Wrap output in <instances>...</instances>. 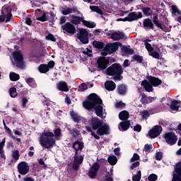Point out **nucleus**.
Returning <instances> with one entry per match:
<instances>
[{
	"instance_id": "42",
	"label": "nucleus",
	"mask_w": 181,
	"mask_h": 181,
	"mask_svg": "<svg viewBox=\"0 0 181 181\" xmlns=\"http://www.w3.org/2000/svg\"><path fill=\"white\" fill-rule=\"evenodd\" d=\"M19 156H21V155L19 154V151L16 150L12 151V158L13 159H14V160H18Z\"/></svg>"
},
{
	"instance_id": "32",
	"label": "nucleus",
	"mask_w": 181,
	"mask_h": 181,
	"mask_svg": "<svg viewBox=\"0 0 181 181\" xmlns=\"http://www.w3.org/2000/svg\"><path fill=\"white\" fill-rule=\"evenodd\" d=\"M83 25H84V26H86V28H89L90 29H93V28H95V26H97V24H95V23L87 21L86 20H83Z\"/></svg>"
},
{
	"instance_id": "19",
	"label": "nucleus",
	"mask_w": 181,
	"mask_h": 181,
	"mask_svg": "<svg viewBox=\"0 0 181 181\" xmlns=\"http://www.w3.org/2000/svg\"><path fill=\"white\" fill-rule=\"evenodd\" d=\"M141 86H143L147 93H152V91H153V86L146 79L142 81Z\"/></svg>"
},
{
	"instance_id": "30",
	"label": "nucleus",
	"mask_w": 181,
	"mask_h": 181,
	"mask_svg": "<svg viewBox=\"0 0 181 181\" xmlns=\"http://www.w3.org/2000/svg\"><path fill=\"white\" fill-rule=\"evenodd\" d=\"M92 45L95 49H104V42L94 40Z\"/></svg>"
},
{
	"instance_id": "35",
	"label": "nucleus",
	"mask_w": 181,
	"mask_h": 181,
	"mask_svg": "<svg viewBox=\"0 0 181 181\" xmlns=\"http://www.w3.org/2000/svg\"><path fill=\"white\" fill-rule=\"evenodd\" d=\"M9 77H10L11 81H18V80L21 78V76H19V74L14 72L10 73Z\"/></svg>"
},
{
	"instance_id": "41",
	"label": "nucleus",
	"mask_w": 181,
	"mask_h": 181,
	"mask_svg": "<svg viewBox=\"0 0 181 181\" xmlns=\"http://www.w3.org/2000/svg\"><path fill=\"white\" fill-rule=\"evenodd\" d=\"M141 177H142V173L141 172V170H138L137 174L133 175L132 180L133 181H140Z\"/></svg>"
},
{
	"instance_id": "51",
	"label": "nucleus",
	"mask_w": 181,
	"mask_h": 181,
	"mask_svg": "<svg viewBox=\"0 0 181 181\" xmlns=\"http://www.w3.org/2000/svg\"><path fill=\"white\" fill-rule=\"evenodd\" d=\"M87 51H83L82 53L83 54H86V56H88V57H93V51L88 48H86Z\"/></svg>"
},
{
	"instance_id": "22",
	"label": "nucleus",
	"mask_w": 181,
	"mask_h": 181,
	"mask_svg": "<svg viewBox=\"0 0 181 181\" xmlns=\"http://www.w3.org/2000/svg\"><path fill=\"white\" fill-rule=\"evenodd\" d=\"M117 91L119 95H125L128 91V88L125 84H119L117 86Z\"/></svg>"
},
{
	"instance_id": "28",
	"label": "nucleus",
	"mask_w": 181,
	"mask_h": 181,
	"mask_svg": "<svg viewBox=\"0 0 181 181\" xmlns=\"http://www.w3.org/2000/svg\"><path fill=\"white\" fill-rule=\"evenodd\" d=\"M107 162L111 165L112 166H114V165H117V162H118V159L117 158V156L112 155L110 156L107 158Z\"/></svg>"
},
{
	"instance_id": "21",
	"label": "nucleus",
	"mask_w": 181,
	"mask_h": 181,
	"mask_svg": "<svg viewBox=\"0 0 181 181\" xmlns=\"http://www.w3.org/2000/svg\"><path fill=\"white\" fill-rule=\"evenodd\" d=\"M76 144H77V142H74L72 145V148L75 150V154H74V159H75V160H77V158H78V151H80V152H81V151H83V148H84V146H83V144L81 143H79V146L78 147H76Z\"/></svg>"
},
{
	"instance_id": "55",
	"label": "nucleus",
	"mask_w": 181,
	"mask_h": 181,
	"mask_svg": "<svg viewBox=\"0 0 181 181\" xmlns=\"http://www.w3.org/2000/svg\"><path fill=\"white\" fill-rule=\"evenodd\" d=\"M142 104H148V96L145 95V93H143L141 95V100Z\"/></svg>"
},
{
	"instance_id": "2",
	"label": "nucleus",
	"mask_w": 181,
	"mask_h": 181,
	"mask_svg": "<svg viewBox=\"0 0 181 181\" xmlns=\"http://www.w3.org/2000/svg\"><path fill=\"white\" fill-rule=\"evenodd\" d=\"M61 135L62 129L60 128L55 129L54 133L44 131L39 138L40 145L43 149H52L56 145V139L53 136L59 137Z\"/></svg>"
},
{
	"instance_id": "7",
	"label": "nucleus",
	"mask_w": 181,
	"mask_h": 181,
	"mask_svg": "<svg viewBox=\"0 0 181 181\" xmlns=\"http://www.w3.org/2000/svg\"><path fill=\"white\" fill-rule=\"evenodd\" d=\"M162 126L156 125L148 132V136L151 138V139H155V138H158L160 134H162Z\"/></svg>"
},
{
	"instance_id": "34",
	"label": "nucleus",
	"mask_w": 181,
	"mask_h": 181,
	"mask_svg": "<svg viewBox=\"0 0 181 181\" xmlns=\"http://www.w3.org/2000/svg\"><path fill=\"white\" fill-rule=\"evenodd\" d=\"M170 109L173 111H179V101L173 100L170 105Z\"/></svg>"
},
{
	"instance_id": "37",
	"label": "nucleus",
	"mask_w": 181,
	"mask_h": 181,
	"mask_svg": "<svg viewBox=\"0 0 181 181\" xmlns=\"http://www.w3.org/2000/svg\"><path fill=\"white\" fill-rule=\"evenodd\" d=\"M71 117L74 122H76V124H80V116H78L77 114L72 111L71 112Z\"/></svg>"
},
{
	"instance_id": "9",
	"label": "nucleus",
	"mask_w": 181,
	"mask_h": 181,
	"mask_svg": "<svg viewBox=\"0 0 181 181\" xmlns=\"http://www.w3.org/2000/svg\"><path fill=\"white\" fill-rule=\"evenodd\" d=\"M119 42H113L107 44L104 48L105 52H107L109 54H112V53H115V52H118V49H119Z\"/></svg>"
},
{
	"instance_id": "14",
	"label": "nucleus",
	"mask_w": 181,
	"mask_h": 181,
	"mask_svg": "<svg viewBox=\"0 0 181 181\" xmlns=\"http://www.w3.org/2000/svg\"><path fill=\"white\" fill-rule=\"evenodd\" d=\"M29 169V165L25 161L21 162L18 165V170L20 175H28Z\"/></svg>"
},
{
	"instance_id": "24",
	"label": "nucleus",
	"mask_w": 181,
	"mask_h": 181,
	"mask_svg": "<svg viewBox=\"0 0 181 181\" xmlns=\"http://www.w3.org/2000/svg\"><path fill=\"white\" fill-rule=\"evenodd\" d=\"M57 88L59 91H64L67 93L69 91V86H67V83L64 81H59L57 84Z\"/></svg>"
},
{
	"instance_id": "60",
	"label": "nucleus",
	"mask_w": 181,
	"mask_h": 181,
	"mask_svg": "<svg viewBox=\"0 0 181 181\" xmlns=\"http://www.w3.org/2000/svg\"><path fill=\"white\" fill-rule=\"evenodd\" d=\"M153 23L157 27L161 29V30H163V26H162V23H160V21H154Z\"/></svg>"
},
{
	"instance_id": "29",
	"label": "nucleus",
	"mask_w": 181,
	"mask_h": 181,
	"mask_svg": "<svg viewBox=\"0 0 181 181\" xmlns=\"http://www.w3.org/2000/svg\"><path fill=\"white\" fill-rule=\"evenodd\" d=\"M132 59L134 60V62H136V63L144 64V57L139 54H134L133 55Z\"/></svg>"
},
{
	"instance_id": "15",
	"label": "nucleus",
	"mask_w": 181,
	"mask_h": 181,
	"mask_svg": "<svg viewBox=\"0 0 181 181\" xmlns=\"http://www.w3.org/2000/svg\"><path fill=\"white\" fill-rule=\"evenodd\" d=\"M1 15H6V22H10L12 18V8L8 6H4L1 11Z\"/></svg>"
},
{
	"instance_id": "12",
	"label": "nucleus",
	"mask_w": 181,
	"mask_h": 181,
	"mask_svg": "<svg viewBox=\"0 0 181 181\" xmlns=\"http://www.w3.org/2000/svg\"><path fill=\"white\" fill-rule=\"evenodd\" d=\"M90 122L93 131H97L104 123V122L98 117H92Z\"/></svg>"
},
{
	"instance_id": "38",
	"label": "nucleus",
	"mask_w": 181,
	"mask_h": 181,
	"mask_svg": "<svg viewBox=\"0 0 181 181\" xmlns=\"http://www.w3.org/2000/svg\"><path fill=\"white\" fill-rule=\"evenodd\" d=\"M86 129L88 131V132H91V136H93L95 139H100V136L97 135L95 132H93V129H91L90 126H86Z\"/></svg>"
},
{
	"instance_id": "27",
	"label": "nucleus",
	"mask_w": 181,
	"mask_h": 181,
	"mask_svg": "<svg viewBox=\"0 0 181 181\" xmlns=\"http://www.w3.org/2000/svg\"><path fill=\"white\" fill-rule=\"evenodd\" d=\"M141 11L145 16H152L153 11L149 7H143Z\"/></svg>"
},
{
	"instance_id": "11",
	"label": "nucleus",
	"mask_w": 181,
	"mask_h": 181,
	"mask_svg": "<svg viewBox=\"0 0 181 181\" xmlns=\"http://www.w3.org/2000/svg\"><path fill=\"white\" fill-rule=\"evenodd\" d=\"M108 62L105 57H100L96 62V67H98V71H103V70H105L107 66H108Z\"/></svg>"
},
{
	"instance_id": "52",
	"label": "nucleus",
	"mask_w": 181,
	"mask_h": 181,
	"mask_svg": "<svg viewBox=\"0 0 181 181\" xmlns=\"http://www.w3.org/2000/svg\"><path fill=\"white\" fill-rule=\"evenodd\" d=\"M148 180H149V181H156V180H158V175L156 174H151L148 177Z\"/></svg>"
},
{
	"instance_id": "62",
	"label": "nucleus",
	"mask_w": 181,
	"mask_h": 181,
	"mask_svg": "<svg viewBox=\"0 0 181 181\" xmlns=\"http://www.w3.org/2000/svg\"><path fill=\"white\" fill-rule=\"evenodd\" d=\"M173 181H181V175L178 173L174 174Z\"/></svg>"
},
{
	"instance_id": "63",
	"label": "nucleus",
	"mask_w": 181,
	"mask_h": 181,
	"mask_svg": "<svg viewBox=\"0 0 181 181\" xmlns=\"http://www.w3.org/2000/svg\"><path fill=\"white\" fill-rule=\"evenodd\" d=\"M151 149H152V144H146L144 146L145 152H151Z\"/></svg>"
},
{
	"instance_id": "64",
	"label": "nucleus",
	"mask_w": 181,
	"mask_h": 181,
	"mask_svg": "<svg viewBox=\"0 0 181 181\" xmlns=\"http://www.w3.org/2000/svg\"><path fill=\"white\" fill-rule=\"evenodd\" d=\"M125 107V103L122 102L116 103V108H124Z\"/></svg>"
},
{
	"instance_id": "17",
	"label": "nucleus",
	"mask_w": 181,
	"mask_h": 181,
	"mask_svg": "<svg viewBox=\"0 0 181 181\" xmlns=\"http://www.w3.org/2000/svg\"><path fill=\"white\" fill-rule=\"evenodd\" d=\"M107 36L110 37V39H112V40L117 41V40H121V39H124V37H125V35H124V33L119 32V33H106Z\"/></svg>"
},
{
	"instance_id": "54",
	"label": "nucleus",
	"mask_w": 181,
	"mask_h": 181,
	"mask_svg": "<svg viewBox=\"0 0 181 181\" xmlns=\"http://www.w3.org/2000/svg\"><path fill=\"white\" fill-rule=\"evenodd\" d=\"M171 9L172 13H174L175 15H176V13H177V15H180V11H179V9H177V7H176V6L173 5L171 6Z\"/></svg>"
},
{
	"instance_id": "16",
	"label": "nucleus",
	"mask_w": 181,
	"mask_h": 181,
	"mask_svg": "<svg viewBox=\"0 0 181 181\" xmlns=\"http://www.w3.org/2000/svg\"><path fill=\"white\" fill-rule=\"evenodd\" d=\"M145 30H155V25L151 18H145L143 21Z\"/></svg>"
},
{
	"instance_id": "36",
	"label": "nucleus",
	"mask_w": 181,
	"mask_h": 181,
	"mask_svg": "<svg viewBox=\"0 0 181 181\" xmlns=\"http://www.w3.org/2000/svg\"><path fill=\"white\" fill-rule=\"evenodd\" d=\"M25 82L30 87H32L33 88H35L36 87V82L35 81V79L33 78H28L26 79Z\"/></svg>"
},
{
	"instance_id": "49",
	"label": "nucleus",
	"mask_w": 181,
	"mask_h": 181,
	"mask_svg": "<svg viewBox=\"0 0 181 181\" xmlns=\"http://www.w3.org/2000/svg\"><path fill=\"white\" fill-rule=\"evenodd\" d=\"M37 21H40V22H46V21H47V16H46V13H43L42 16L37 17Z\"/></svg>"
},
{
	"instance_id": "58",
	"label": "nucleus",
	"mask_w": 181,
	"mask_h": 181,
	"mask_svg": "<svg viewBox=\"0 0 181 181\" xmlns=\"http://www.w3.org/2000/svg\"><path fill=\"white\" fill-rule=\"evenodd\" d=\"M49 15L51 18L49 22L52 23V25H54V18H56V15H54V13L53 11H50Z\"/></svg>"
},
{
	"instance_id": "43",
	"label": "nucleus",
	"mask_w": 181,
	"mask_h": 181,
	"mask_svg": "<svg viewBox=\"0 0 181 181\" xmlns=\"http://www.w3.org/2000/svg\"><path fill=\"white\" fill-rule=\"evenodd\" d=\"M129 19L130 22H134V21L136 20V13L135 12H131L128 14Z\"/></svg>"
},
{
	"instance_id": "59",
	"label": "nucleus",
	"mask_w": 181,
	"mask_h": 181,
	"mask_svg": "<svg viewBox=\"0 0 181 181\" xmlns=\"http://www.w3.org/2000/svg\"><path fill=\"white\" fill-rule=\"evenodd\" d=\"M139 165H141V163H139V161H136L135 163H133L130 166L131 170H134L135 168H139Z\"/></svg>"
},
{
	"instance_id": "1",
	"label": "nucleus",
	"mask_w": 181,
	"mask_h": 181,
	"mask_svg": "<svg viewBox=\"0 0 181 181\" xmlns=\"http://www.w3.org/2000/svg\"><path fill=\"white\" fill-rule=\"evenodd\" d=\"M83 106L88 111L95 110L97 117L103 118V112L104 107H103V99L97 95V93H90L88 100L83 102Z\"/></svg>"
},
{
	"instance_id": "3",
	"label": "nucleus",
	"mask_w": 181,
	"mask_h": 181,
	"mask_svg": "<svg viewBox=\"0 0 181 181\" xmlns=\"http://www.w3.org/2000/svg\"><path fill=\"white\" fill-rule=\"evenodd\" d=\"M122 73H124L122 66L118 63L112 64L106 69V74L113 76V80H121Z\"/></svg>"
},
{
	"instance_id": "18",
	"label": "nucleus",
	"mask_w": 181,
	"mask_h": 181,
	"mask_svg": "<svg viewBox=\"0 0 181 181\" xmlns=\"http://www.w3.org/2000/svg\"><path fill=\"white\" fill-rule=\"evenodd\" d=\"M148 80L153 87H158L162 84V80L158 77L150 76L148 77Z\"/></svg>"
},
{
	"instance_id": "46",
	"label": "nucleus",
	"mask_w": 181,
	"mask_h": 181,
	"mask_svg": "<svg viewBox=\"0 0 181 181\" xmlns=\"http://www.w3.org/2000/svg\"><path fill=\"white\" fill-rule=\"evenodd\" d=\"M46 40H50L51 42H56L57 39L54 37V35L53 34L49 33L45 37Z\"/></svg>"
},
{
	"instance_id": "20",
	"label": "nucleus",
	"mask_w": 181,
	"mask_h": 181,
	"mask_svg": "<svg viewBox=\"0 0 181 181\" xmlns=\"http://www.w3.org/2000/svg\"><path fill=\"white\" fill-rule=\"evenodd\" d=\"M105 88L107 91H114L117 88V85L112 81H107L105 83Z\"/></svg>"
},
{
	"instance_id": "56",
	"label": "nucleus",
	"mask_w": 181,
	"mask_h": 181,
	"mask_svg": "<svg viewBox=\"0 0 181 181\" xmlns=\"http://www.w3.org/2000/svg\"><path fill=\"white\" fill-rule=\"evenodd\" d=\"M139 158H140L139 155L136 153H134L133 154V156L132 157L130 161L135 162V160H139Z\"/></svg>"
},
{
	"instance_id": "5",
	"label": "nucleus",
	"mask_w": 181,
	"mask_h": 181,
	"mask_svg": "<svg viewBox=\"0 0 181 181\" xmlns=\"http://www.w3.org/2000/svg\"><path fill=\"white\" fill-rule=\"evenodd\" d=\"M62 29L66 35H69V36H73V35H76V26L73 25V23L70 22H66L64 25L62 26Z\"/></svg>"
},
{
	"instance_id": "57",
	"label": "nucleus",
	"mask_w": 181,
	"mask_h": 181,
	"mask_svg": "<svg viewBox=\"0 0 181 181\" xmlns=\"http://www.w3.org/2000/svg\"><path fill=\"white\" fill-rule=\"evenodd\" d=\"M162 158H163V153L162 152L159 151L156 153V160H162Z\"/></svg>"
},
{
	"instance_id": "40",
	"label": "nucleus",
	"mask_w": 181,
	"mask_h": 181,
	"mask_svg": "<svg viewBox=\"0 0 181 181\" xmlns=\"http://www.w3.org/2000/svg\"><path fill=\"white\" fill-rule=\"evenodd\" d=\"M90 9L91 11H93V12H96L97 13H99V15H103V10L100 8V7L97 6H90Z\"/></svg>"
},
{
	"instance_id": "26",
	"label": "nucleus",
	"mask_w": 181,
	"mask_h": 181,
	"mask_svg": "<svg viewBox=\"0 0 181 181\" xmlns=\"http://www.w3.org/2000/svg\"><path fill=\"white\" fill-rule=\"evenodd\" d=\"M119 125L122 131H128V129H129V127H131V121L126 120V121L121 122L119 123Z\"/></svg>"
},
{
	"instance_id": "10",
	"label": "nucleus",
	"mask_w": 181,
	"mask_h": 181,
	"mask_svg": "<svg viewBox=\"0 0 181 181\" xmlns=\"http://www.w3.org/2000/svg\"><path fill=\"white\" fill-rule=\"evenodd\" d=\"M164 138L165 139V142H167L168 145H175L177 141V136H176L173 132L166 133Z\"/></svg>"
},
{
	"instance_id": "48",
	"label": "nucleus",
	"mask_w": 181,
	"mask_h": 181,
	"mask_svg": "<svg viewBox=\"0 0 181 181\" xmlns=\"http://www.w3.org/2000/svg\"><path fill=\"white\" fill-rule=\"evenodd\" d=\"M62 15H64V16L71 13V8H69V7L66 8H62Z\"/></svg>"
},
{
	"instance_id": "50",
	"label": "nucleus",
	"mask_w": 181,
	"mask_h": 181,
	"mask_svg": "<svg viewBox=\"0 0 181 181\" xmlns=\"http://www.w3.org/2000/svg\"><path fill=\"white\" fill-rule=\"evenodd\" d=\"M150 114L149 112H148V110H144L141 112V117L142 118H144V119H148V117H150Z\"/></svg>"
},
{
	"instance_id": "25",
	"label": "nucleus",
	"mask_w": 181,
	"mask_h": 181,
	"mask_svg": "<svg viewBox=\"0 0 181 181\" xmlns=\"http://www.w3.org/2000/svg\"><path fill=\"white\" fill-rule=\"evenodd\" d=\"M129 118V112H127L126 110H123L119 112V119H120V121H128Z\"/></svg>"
},
{
	"instance_id": "33",
	"label": "nucleus",
	"mask_w": 181,
	"mask_h": 181,
	"mask_svg": "<svg viewBox=\"0 0 181 181\" xmlns=\"http://www.w3.org/2000/svg\"><path fill=\"white\" fill-rule=\"evenodd\" d=\"M69 134L72 135L73 138H77L78 135H80V132L77 129V128L74 129H68Z\"/></svg>"
},
{
	"instance_id": "23",
	"label": "nucleus",
	"mask_w": 181,
	"mask_h": 181,
	"mask_svg": "<svg viewBox=\"0 0 181 181\" xmlns=\"http://www.w3.org/2000/svg\"><path fill=\"white\" fill-rule=\"evenodd\" d=\"M71 18H72V20L71 21V23H72V25H80L81 22L83 23L84 21V18L83 17L72 15Z\"/></svg>"
},
{
	"instance_id": "47",
	"label": "nucleus",
	"mask_w": 181,
	"mask_h": 181,
	"mask_svg": "<svg viewBox=\"0 0 181 181\" xmlns=\"http://www.w3.org/2000/svg\"><path fill=\"white\" fill-rule=\"evenodd\" d=\"M144 45L146 46V49L148 53H151V52H153V47L149 42H144Z\"/></svg>"
},
{
	"instance_id": "44",
	"label": "nucleus",
	"mask_w": 181,
	"mask_h": 181,
	"mask_svg": "<svg viewBox=\"0 0 181 181\" xmlns=\"http://www.w3.org/2000/svg\"><path fill=\"white\" fill-rule=\"evenodd\" d=\"M151 57L153 59H157L158 60H160V55L156 51H153L149 54Z\"/></svg>"
},
{
	"instance_id": "31",
	"label": "nucleus",
	"mask_w": 181,
	"mask_h": 181,
	"mask_svg": "<svg viewBox=\"0 0 181 181\" xmlns=\"http://www.w3.org/2000/svg\"><path fill=\"white\" fill-rule=\"evenodd\" d=\"M38 70L40 73L45 74L49 71V66H47V64H42L39 66Z\"/></svg>"
},
{
	"instance_id": "8",
	"label": "nucleus",
	"mask_w": 181,
	"mask_h": 181,
	"mask_svg": "<svg viewBox=\"0 0 181 181\" xmlns=\"http://www.w3.org/2000/svg\"><path fill=\"white\" fill-rule=\"evenodd\" d=\"M98 170H100V164L95 163L89 169L88 176L90 179H95L98 176Z\"/></svg>"
},
{
	"instance_id": "39",
	"label": "nucleus",
	"mask_w": 181,
	"mask_h": 181,
	"mask_svg": "<svg viewBox=\"0 0 181 181\" xmlns=\"http://www.w3.org/2000/svg\"><path fill=\"white\" fill-rule=\"evenodd\" d=\"M9 94H10V97H11V98H15V97L18 96V92H16V88L15 87H12L9 89Z\"/></svg>"
},
{
	"instance_id": "4",
	"label": "nucleus",
	"mask_w": 181,
	"mask_h": 181,
	"mask_svg": "<svg viewBox=\"0 0 181 181\" xmlns=\"http://www.w3.org/2000/svg\"><path fill=\"white\" fill-rule=\"evenodd\" d=\"M13 57L16 67H18V69H23V66H25V62H23V54H22V52L21 50L15 51L13 53Z\"/></svg>"
},
{
	"instance_id": "61",
	"label": "nucleus",
	"mask_w": 181,
	"mask_h": 181,
	"mask_svg": "<svg viewBox=\"0 0 181 181\" xmlns=\"http://www.w3.org/2000/svg\"><path fill=\"white\" fill-rule=\"evenodd\" d=\"M38 163L39 165H42V168L44 169H46V168H47V165L46 163H45V160H43V158H41L38 160Z\"/></svg>"
},
{
	"instance_id": "13",
	"label": "nucleus",
	"mask_w": 181,
	"mask_h": 181,
	"mask_svg": "<svg viewBox=\"0 0 181 181\" xmlns=\"http://www.w3.org/2000/svg\"><path fill=\"white\" fill-rule=\"evenodd\" d=\"M96 134L100 136L103 135H110V127L105 123H102V125L96 131Z\"/></svg>"
},
{
	"instance_id": "6",
	"label": "nucleus",
	"mask_w": 181,
	"mask_h": 181,
	"mask_svg": "<svg viewBox=\"0 0 181 181\" xmlns=\"http://www.w3.org/2000/svg\"><path fill=\"white\" fill-rule=\"evenodd\" d=\"M76 37L83 43V45H88V32L87 30L82 28L79 30V33L76 34Z\"/></svg>"
},
{
	"instance_id": "45",
	"label": "nucleus",
	"mask_w": 181,
	"mask_h": 181,
	"mask_svg": "<svg viewBox=\"0 0 181 181\" xmlns=\"http://www.w3.org/2000/svg\"><path fill=\"white\" fill-rule=\"evenodd\" d=\"M83 160H84V158L83 157V156H78V158H74V162H76L77 163V165H81V163H83Z\"/></svg>"
},
{
	"instance_id": "53",
	"label": "nucleus",
	"mask_w": 181,
	"mask_h": 181,
	"mask_svg": "<svg viewBox=\"0 0 181 181\" xmlns=\"http://www.w3.org/2000/svg\"><path fill=\"white\" fill-rule=\"evenodd\" d=\"M123 52L128 54H134V49L128 48L127 47H123Z\"/></svg>"
}]
</instances>
